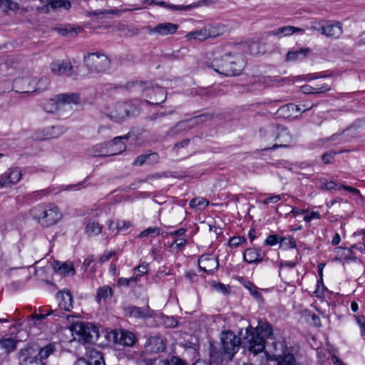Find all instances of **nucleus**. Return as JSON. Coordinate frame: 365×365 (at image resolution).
Segmentation results:
<instances>
[{
  "mask_svg": "<svg viewBox=\"0 0 365 365\" xmlns=\"http://www.w3.org/2000/svg\"><path fill=\"white\" fill-rule=\"evenodd\" d=\"M246 334L248 349L255 355L262 352L266 346L271 345L273 347L272 328L266 322H259L256 328L249 326L246 329Z\"/></svg>",
  "mask_w": 365,
  "mask_h": 365,
  "instance_id": "nucleus-1",
  "label": "nucleus"
},
{
  "mask_svg": "<svg viewBox=\"0 0 365 365\" xmlns=\"http://www.w3.org/2000/svg\"><path fill=\"white\" fill-rule=\"evenodd\" d=\"M207 66L219 74L231 76L240 75L245 66V63L241 55L225 54L207 63Z\"/></svg>",
  "mask_w": 365,
  "mask_h": 365,
  "instance_id": "nucleus-2",
  "label": "nucleus"
},
{
  "mask_svg": "<svg viewBox=\"0 0 365 365\" xmlns=\"http://www.w3.org/2000/svg\"><path fill=\"white\" fill-rule=\"evenodd\" d=\"M30 213L40 225L47 227L56 224L62 217L60 209L54 204L37 205Z\"/></svg>",
  "mask_w": 365,
  "mask_h": 365,
  "instance_id": "nucleus-3",
  "label": "nucleus"
},
{
  "mask_svg": "<svg viewBox=\"0 0 365 365\" xmlns=\"http://www.w3.org/2000/svg\"><path fill=\"white\" fill-rule=\"evenodd\" d=\"M138 90L142 92V96L149 99L140 101V104L159 105L166 98V91L163 87L154 86L151 82H141L138 84Z\"/></svg>",
  "mask_w": 365,
  "mask_h": 365,
  "instance_id": "nucleus-4",
  "label": "nucleus"
},
{
  "mask_svg": "<svg viewBox=\"0 0 365 365\" xmlns=\"http://www.w3.org/2000/svg\"><path fill=\"white\" fill-rule=\"evenodd\" d=\"M83 61L91 73H103L109 69L110 64L107 56L98 53H88L84 57Z\"/></svg>",
  "mask_w": 365,
  "mask_h": 365,
  "instance_id": "nucleus-5",
  "label": "nucleus"
},
{
  "mask_svg": "<svg viewBox=\"0 0 365 365\" xmlns=\"http://www.w3.org/2000/svg\"><path fill=\"white\" fill-rule=\"evenodd\" d=\"M222 352L232 359L241 346V339L232 331H224L220 335Z\"/></svg>",
  "mask_w": 365,
  "mask_h": 365,
  "instance_id": "nucleus-6",
  "label": "nucleus"
},
{
  "mask_svg": "<svg viewBox=\"0 0 365 365\" xmlns=\"http://www.w3.org/2000/svg\"><path fill=\"white\" fill-rule=\"evenodd\" d=\"M73 331L86 343H91L98 337V329L89 322H76L72 326Z\"/></svg>",
  "mask_w": 365,
  "mask_h": 365,
  "instance_id": "nucleus-7",
  "label": "nucleus"
},
{
  "mask_svg": "<svg viewBox=\"0 0 365 365\" xmlns=\"http://www.w3.org/2000/svg\"><path fill=\"white\" fill-rule=\"evenodd\" d=\"M273 352L274 356L277 357V365H299L293 354H284L285 346L282 342H272Z\"/></svg>",
  "mask_w": 365,
  "mask_h": 365,
  "instance_id": "nucleus-8",
  "label": "nucleus"
},
{
  "mask_svg": "<svg viewBox=\"0 0 365 365\" xmlns=\"http://www.w3.org/2000/svg\"><path fill=\"white\" fill-rule=\"evenodd\" d=\"M22 176L19 168H9L0 176V187H11L19 182Z\"/></svg>",
  "mask_w": 365,
  "mask_h": 365,
  "instance_id": "nucleus-9",
  "label": "nucleus"
},
{
  "mask_svg": "<svg viewBox=\"0 0 365 365\" xmlns=\"http://www.w3.org/2000/svg\"><path fill=\"white\" fill-rule=\"evenodd\" d=\"M277 132L276 133L274 140L278 141L279 143H275L272 147L270 148L265 147L262 148L263 150H275L279 148H284L292 142V138L287 129L279 125H277Z\"/></svg>",
  "mask_w": 365,
  "mask_h": 365,
  "instance_id": "nucleus-10",
  "label": "nucleus"
},
{
  "mask_svg": "<svg viewBox=\"0 0 365 365\" xmlns=\"http://www.w3.org/2000/svg\"><path fill=\"white\" fill-rule=\"evenodd\" d=\"M198 265L201 270L210 274L217 269L219 263L215 257L211 255H202L198 259Z\"/></svg>",
  "mask_w": 365,
  "mask_h": 365,
  "instance_id": "nucleus-11",
  "label": "nucleus"
},
{
  "mask_svg": "<svg viewBox=\"0 0 365 365\" xmlns=\"http://www.w3.org/2000/svg\"><path fill=\"white\" fill-rule=\"evenodd\" d=\"M113 341L123 346H132L135 341V336L133 333L126 330H115L112 332Z\"/></svg>",
  "mask_w": 365,
  "mask_h": 365,
  "instance_id": "nucleus-12",
  "label": "nucleus"
},
{
  "mask_svg": "<svg viewBox=\"0 0 365 365\" xmlns=\"http://www.w3.org/2000/svg\"><path fill=\"white\" fill-rule=\"evenodd\" d=\"M73 365H106L103 354L101 351L92 349L88 352V360L84 358L78 359Z\"/></svg>",
  "mask_w": 365,
  "mask_h": 365,
  "instance_id": "nucleus-13",
  "label": "nucleus"
},
{
  "mask_svg": "<svg viewBox=\"0 0 365 365\" xmlns=\"http://www.w3.org/2000/svg\"><path fill=\"white\" fill-rule=\"evenodd\" d=\"M165 342L158 336H153L148 338L145 344V349L146 352L160 353L165 350Z\"/></svg>",
  "mask_w": 365,
  "mask_h": 365,
  "instance_id": "nucleus-14",
  "label": "nucleus"
},
{
  "mask_svg": "<svg viewBox=\"0 0 365 365\" xmlns=\"http://www.w3.org/2000/svg\"><path fill=\"white\" fill-rule=\"evenodd\" d=\"M128 138L129 133L123 136L115 137L111 141H108V155H118L125 150L126 146L122 140L128 139Z\"/></svg>",
  "mask_w": 365,
  "mask_h": 365,
  "instance_id": "nucleus-15",
  "label": "nucleus"
},
{
  "mask_svg": "<svg viewBox=\"0 0 365 365\" xmlns=\"http://www.w3.org/2000/svg\"><path fill=\"white\" fill-rule=\"evenodd\" d=\"M51 70L55 75L73 76V66L68 61H56L51 64Z\"/></svg>",
  "mask_w": 365,
  "mask_h": 365,
  "instance_id": "nucleus-16",
  "label": "nucleus"
},
{
  "mask_svg": "<svg viewBox=\"0 0 365 365\" xmlns=\"http://www.w3.org/2000/svg\"><path fill=\"white\" fill-rule=\"evenodd\" d=\"M214 29L215 28L212 26L204 27L202 29L188 33L186 37L189 40L197 39L199 41H204L208 38H214L218 35V34L215 32Z\"/></svg>",
  "mask_w": 365,
  "mask_h": 365,
  "instance_id": "nucleus-17",
  "label": "nucleus"
},
{
  "mask_svg": "<svg viewBox=\"0 0 365 365\" xmlns=\"http://www.w3.org/2000/svg\"><path fill=\"white\" fill-rule=\"evenodd\" d=\"M34 352V350L32 348H26L21 351L20 358L22 365H45Z\"/></svg>",
  "mask_w": 365,
  "mask_h": 365,
  "instance_id": "nucleus-18",
  "label": "nucleus"
},
{
  "mask_svg": "<svg viewBox=\"0 0 365 365\" xmlns=\"http://www.w3.org/2000/svg\"><path fill=\"white\" fill-rule=\"evenodd\" d=\"M178 29L177 24L165 22L158 24L150 30V34H157L159 36H167L175 34Z\"/></svg>",
  "mask_w": 365,
  "mask_h": 365,
  "instance_id": "nucleus-19",
  "label": "nucleus"
},
{
  "mask_svg": "<svg viewBox=\"0 0 365 365\" xmlns=\"http://www.w3.org/2000/svg\"><path fill=\"white\" fill-rule=\"evenodd\" d=\"M327 34L326 37L336 39L338 38L343 33L342 25L339 21L327 20Z\"/></svg>",
  "mask_w": 365,
  "mask_h": 365,
  "instance_id": "nucleus-20",
  "label": "nucleus"
},
{
  "mask_svg": "<svg viewBox=\"0 0 365 365\" xmlns=\"http://www.w3.org/2000/svg\"><path fill=\"white\" fill-rule=\"evenodd\" d=\"M58 300V307L65 311H70L73 308V297L69 291H61L56 294Z\"/></svg>",
  "mask_w": 365,
  "mask_h": 365,
  "instance_id": "nucleus-21",
  "label": "nucleus"
},
{
  "mask_svg": "<svg viewBox=\"0 0 365 365\" xmlns=\"http://www.w3.org/2000/svg\"><path fill=\"white\" fill-rule=\"evenodd\" d=\"M265 254L261 250L256 248L247 249L243 255L244 260L250 264L257 263L262 261Z\"/></svg>",
  "mask_w": 365,
  "mask_h": 365,
  "instance_id": "nucleus-22",
  "label": "nucleus"
},
{
  "mask_svg": "<svg viewBox=\"0 0 365 365\" xmlns=\"http://www.w3.org/2000/svg\"><path fill=\"white\" fill-rule=\"evenodd\" d=\"M58 103L62 108L66 104L78 105L81 103V96L78 93H67L58 95Z\"/></svg>",
  "mask_w": 365,
  "mask_h": 365,
  "instance_id": "nucleus-23",
  "label": "nucleus"
},
{
  "mask_svg": "<svg viewBox=\"0 0 365 365\" xmlns=\"http://www.w3.org/2000/svg\"><path fill=\"white\" fill-rule=\"evenodd\" d=\"M220 94V89L213 87H197L192 90L191 95L193 96H205L212 98Z\"/></svg>",
  "mask_w": 365,
  "mask_h": 365,
  "instance_id": "nucleus-24",
  "label": "nucleus"
},
{
  "mask_svg": "<svg viewBox=\"0 0 365 365\" xmlns=\"http://www.w3.org/2000/svg\"><path fill=\"white\" fill-rule=\"evenodd\" d=\"M212 3V0H200L186 6L170 4L166 6V7L171 9L173 10L187 11L200 6H207Z\"/></svg>",
  "mask_w": 365,
  "mask_h": 365,
  "instance_id": "nucleus-25",
  "label": "nucleus"
},
{
  "mask_svg": "<svg viewBox=\"0 0 365 365\" xmlns=\"http://www.w3.org/2000/svg\"><path fill=\"white\" fill-rule=\"evenodd\" d=\"M131 227L130 221L118 220L116 222L110 220L108 222V229L111 232H126Z\"/></svg>",
  "mask_w": 365,
  "mask_h": 365,
  "instance_id": "nucleus-26",
  "label": "nucleus"
},
{
  "mask_svg": "<svg viewBox=\"0 0 365 365\" xmlns=\"http://www.w3.org/2000/svg\"><path fill=\"white\" fill-rule=\"evenodd\" d=\"M88 153L93 157H108V142L101 143L89 149Z\"/></svg>",
  "mask_w": 365,
  "mask_h": 365,
  "instance_id": "nucleus-27",
  "label": "nucleus"
},
{
  "mask_svg": "<svg viewBox=\"0 0 365 365\" xmlns=\"http://www.w3.org/2000/svg\"><path fill=\"white\" fill-rule=\"evenodd\" d=\"M262 140L265 143L272 142L274 140L276 133L277 132V125H268L264 127L259 130Z\"/></svg>",
  "mask_w": 365,
  "mask_h": 365,
  "instance_id": "nucleus-28",
  "label": "nucleus"
},
{
  "mask_svg": "<svg viewBox=\"0 0 365 365\" xmlns=\"http://www.w3.org/2000/svg\"><path fill=\"white\" fill-rule=\"evenodd\" d=\"M54 269L60 274L64 275H74L75 269L71 262H66L62 264L56 261L54 262Z\"/></svg>",
  "mask_w": 365,
  "mask_h": 365,
  "instance_id": "nucleus-29",
  "label": "nucleus"
},
{
  "mask_svg": "<svg viewBox=\"0 0 365 365\" xmlns=\"http://www.w3.org/2000/svg\"><path fill=\"white\" fill-rule=\"evenodd\" d=\"M161 232V229L160 227H148L144 230H143L139 235L138 238L144 239L145 241H148V243L152 242V240L160 235Z\"/></svg>",
  "mask_w": 365,
  "mask_h": 365,
  "instance_id": "nucleus-30",
  "label": "nucleus"
},
{
  "mask_svg": "<svg viewBox=\"0 0 365 365\" xmlns=\"http://www.w3.org/2000/svg\"><path fill=\"white\" fill-rule=\"evenodd\" d=\"M17 342V340L11 337L0 339V349L9 354L16 349Z\"/></svg>",
  "mask_w": 365,
  "mask_h": 365,
  "instance_id": "nucleus-31",
  "label": "nucleus"
},
{
  "mask_svg": "<svg viewBox=\"0 0 365 365\" xmlns=\"http://www.w3.org/2000/svg\"><path fill=\"white\" fill-rule=\"evenodd\" d=\"M113 296V290L109 286L99 287L97 290L96 299L101 304V302H105L107 299Z\"/></svg>",
  "mask_w": 365,
  "mask_h": 365,
  "instance_id": "nucleus-32",
  "label": "nucleus"
},
{
  "mask_svg": "<svg viewBox=\"0 0 365 365\" xmlns=\"http://www.w3.org/2000/svg\"><path fill=\"white\" fill-rule=\"evenodd\" d=\"M43 108L46 113H49L61 110L62 109V106L61 103H58V95L45 103Z\"/></svg>",
  "mask_w": 365,
  "mask_h": 365,
  "instance_id": "nucleus-33",
  "label": "nucleus"
},
{
  "mask_svg": "<svg viewBox=\"0 0 365 365\" xmlns=\"http://www.w3.org/2000/svg\"><path fill=\"white\" fill-rule=\"evenodd\" d=\"M305 110L300 108L299 106L294 105L293 103H288L284 106H282L277 110V114H286L288 113H298V112H304Z\"/></svg>",
  "mask_w": 365,
  "mask_h": 365,
  "instance_id": "nucleus-34",
  "label": "nucleus"
},
{
  "mask_svg": "<svg viewBox=\"0 0 365 365\" xmlns=\"http://www.w3.org/2000/svg\"><path fill=\"white\" fill-rule=\"evenodd\" d=\"M159 160V156L156 153H150L138 156V165L154 164Z\"/></svg>",
  "mask_w": 365,
  "mask_h": 365,
  "instance_id": "nucleus-35",
  "label": "nucleus"
},
{
  "mask_svg": "<svg viewBox=\"0 0 365 365\" xmlns=\"http://www.w3.org/2000/svg\"><path fill=\"white\" fill-rule=\"evenodd\" d=\"M102 227L98 222L88 220L86 227V232L89 235H97L101 232Z\"/></svg>",
  "mask_w": 365,
  "mask_h": 365,
  "instance_id": "nucleus-36",
  "label": "nucleus"
},
{
  "mask_svg": "<svg viewBox=\"0 0 365 365\" xmlns=\"http://www.w3.org/2000/svg\"><path fill=\"white\" fill-rule=\"evenodd\" d=\"M308 52V49H299L294 51H289L287 54V61H294L303 59Z\"/></svg>",
  "mask_w": 365,
  "mask_h": 365,
  "instance_id": "nucleus-37",
  "label": "nucleus"
},
{
  "mask_svg": "<svg viewBox=\"0 0 365 365\" xmlns=\"http://www.w3.org/2000/svg\"><path fill=\"white\" fill-rule=\"evenodd\" d=\"M327 20L322 19L317 21H314L312 23L311 29L316 31L320 33L322 35L326 36V31H327Z\"/></svg>",
  "mask_w": 365,
  "mask_h": 365,
  "instance_id": "nucleus-38",
  "label": "nucleus"
},
{
  "mask_svg": "<svg viewBox=\"0 0 365 365\" xmlns=\"http://www.w3.org/2000/svg\"><path fill=\"white\" fill-rule=\"evenodd\" d=\"M303 31V29H302L300 28H297V27H294L292 26H284V27L278 29L275 31L274 34L276 35L282 34L284 36H287V35H290L294 32H299V31Z\"/></svg>",
  "mask_w": 365,
  "mask_h": 365,
  "instance_id": "nucleus-39",
  "label": "nucleus"
},
{
  "mask_svg": "<svg viewBox=\"0 0 365 365\" xmlns=\"http://www.w3.org/2000/svg\"><path fill=\"white\" fill-rule=\"evenodd\" d=\"M171 362L173 365H187L185 360L175 356H172ZM192 365H210V363L204 360H197Z\"/></svg>",
  "mask_w": 365,
  "mask_h": 365,
  "instance_id": "nucleus-40",
  "label": "nucleus"
},
{
  "mask_svg": "<svg viewBox=\"0 0 365 365\" xmlns=\"http://www.w3.org/2000/svg\"><path fill=\"white\" fill-rule=\"evenodd\" d=\"M171 361L157 359H143L138 361V365H170Z\"/></svg>",
  "mask_w": 365,
  "mask_h": 365,
  "instance_id": "nucleus-41",
  "label": "nucleus"
},
{
  "mask_svg": "<svg viewBox=\"0 0 365 365\" xmlns=\"http://www.w3.org/2000/svg\"><path fill=\"white\" fill-rule=\"evenodd\" d=\"M209 205V202L202 197L193 198L190 202V206L192 208H201L202 207H206Z\"/></svg>",
  "mask_w": 365,
  "mask_h": 365,
  "instance_id": "nucleus-42",
  "label": "nucleus"
},
{
  "mask_svg": "<svg viewBox=\"0 0 365 365\" xmlns=\"http://www.w3.org/2000/svg\"><path fill=\"white\" fill-rule=\"evenodd\" d=\"M51 81L50 79L47 77L41 78L36 84V89L34 91H43L46 90L50 86Z\"/></svg>",
  "mask_w": 365,
  "mask_h": 365,
  "instance_id": "nucleus-43",
  "label": "nucleus"
},
{
  "mask_svg": "<svg viewBox=\"0 0 365 365\" xmlns=\"http://www.w3.org/2000/svg\"><path fill=\"white\" fill-rule=\"evenodd\" d=\"M53 351V347L51 345H48L38 351L37 357L38 359L42 361V359H46L49 356V355Z\"/></svg>",
  "mask_w": 365,
  "mask_h": 365,
  "instance_id": "nucleus-44",
  "label": "nucleus"
},
{
  "mask_svg": "<svg viewBox=\"0 0 365 365\" xmlns=\"http://www.w3.org/2000/svg\"><path fill=\"white\" fill-rule=\"evenodd\" d=\"M53 8H64L66 9H68L71 8V5L69 1L65 0H53L50 2H46Z\"/></svg>",
  "mask_w": 365,
  "mask_h": 365,
  "instance_id": "nucleus-45",
  "label": "nucleus"
},
{
  "mask_svg": "<svg viewBox=\"0 0 365 365\" xmlns=\"http://www.w3.org/2000/svg\"><path fill=\"white\" fill-rule=\"evenodd\" d=\"M222 350H218L217 346L215 345V343H210V357L213 359L217 360L220 359L222 356L223 355Z\"/></svg>",
  "mask_w": 365,
  "mask_h": 365,
  "instance_id": "nucleus-46",
  "label": "nucleus"
},
{
  "mask_svg": "<svg viewBox=\"0 0 365 365\" xmlns=\"http://www.w3.org/2000/svg\"><path fill=\"white\" fill-rule=\"evenodd\" d=\"M320 279L317 281V288L315 290V294L317 297H321L324 295V292L327 290V288L324 287L323 284L322 279V272L320 270L319 272Z\"/></svg>",
  "mask_w": 365,
  "mask_h": 365,
  "instance_id": "nucleus-47",
  "label": "nucleus"
},
{
  "mask_svg": "<svg viewBox=\"0 0 365 365\" xmlns=\"http://www.w3.org/2000/svg\"><path fill=\"white\" fill-rule=\"evenodd\" d=\"M136 284V277H132L128 279L120 277L118 279V284L122 287H131Z\"/></svg>",
  "mask_w": 365,
  "mask_h": 365,
  "instance_id": "nucleus-48",
  "label": "nucleus"
},
{
  "mask_svg": "<svg viewBox=\"0 0 365 365\" xmlns=\"http://www.w3.org/2000/svg\"><path fill=\"white\" fill-rule=\"evenodd\" d=\"M187 243V240L184 238H177L175 239L172 245H170V248L173 250L176 248V252H179L182 250V249L185 247Z\"/></svg>",
  "mask_w": 365,
  "mask_h": 365,
  "instance_id": "nucleus-49",
  "label": "nucleus"
},
{
  "mask_svg": "<svg viewBox=\"0 0 365 365\" xmlns=\"http://www.w3.org/2000/svg\"><path fill=\"white\" fill-rule=\"evenodd\" d=\"M357 324L361 329V335L365 338V317L362 315H354Z\"/></svg>",
  "mask_w": 365,
  "mask_h": 365,
  "instance_id": "nucleus-50",
  "label": "nucleus"
},
{
  "mask_svg": "<svg viewBox=\"0 0 365 365\" xmlns=\"http://www.w3.org/2000/svg\"><path fill=\"white\" fill-rule=\"evenodd\" d=\"M283 196H284V194L270 195L269 197L262 200V203L264 205H268L269 203H277L282 199Z\"/></svg>",
  "mask_w": 365,
  "mask_h": 365,
  "instance_id": "nucleus-51",
  "label": "nucleus"
},
{
  "mask_svg": "<svg viewBox=\"0 0 365 365\" xmlns=\"http://www.w3.org/2000/svg\"><path fill=\"white\" fill-rule=\"evenodd\" d=\"M116 255V252L115 250H110L108 251L106 253H104L103 255H101L98 260V262L101 264H103L104 262L108 261L111 257Z\"/></svg>",
  "mask_w": 365,
  "mask_h": 365,
  "instance_id": "nucleus-52",
  "label": "nucleus"
},
{
  "mask_svg": "<svg viewBox=\"0 0 365 365\" xmlns=\"http://www.w3.org/2000/svg\"><path fill=\"white\" fill-rule=\"evenodd\" d=\"M282 238L279 235H269L265 240V244L267 245H274L279 242Z\"/></svg>",
  "mask_w": 365,
  "mask_h": 365,
  "instance_id": "nucleus-53",
  "label": "nucleus"
},
{
  "mask_svg": "<svg viewBox=\"0 0 365 365\" xmlns=\"http://www.w3.org/2000/svg\"><path fill=\"white\" fill-rule=\"evenodd\" d=\"M245 238L243 237H234L229 241V245L231 247H237L242 242H245Z\"/></svg>",
  "mask_w": 365,
  "mask_h": 365,
  "instance_id": "nucleus-54",
  "label": "nucleus"
},
{
  "mask_svg": "<svg viewBox=\"0 0 365 365\" xmlns=\"http://www.w3.org/2000/svg\"><path fill=\"white\" fill-rule=\"evenodd\" d=\"M317 93H322L331 89V86L327 83H318L315 84Z\"/></svg>",
  "mask_w": 365,
  "mask_h": 365,
  "instance_id": "nucleus-55",
  "label": "nucleus"
},
{
  "mask_svg": "<svg viewBox=\"0 0 365 365\" xmlns=\"http://www.w3.org/2000/svg\"><path fill=\"white\" fill-rule=\"evenodd\" d=\"M93 261H94L93 255L88 256L86 259H85L83 264V267H84V269L85 270L90 269V271L91 272H94L96 268L93 266H92V267L90 269V265L91 264V263L93 262Z\"/></svg>",
  "mask_w": 365,
  "mask_h": 365,
  "instance_id": "nucleus-56",
  "label": "nucleus"
},
{
  "mask_svg": "<svg viewBox=\"0 0 365 365\" xmlns=\"http://www.w3.org/2000/svg\"><path fill=\"white\" fill-rule=\"evenodd\" d=\"M336 154V153L332 150L325 153L322 157L323 162L325 164L331 163Z\"/></svg>",
  "mask_w": 365,
  "mask_h": 365,
  "instance_id": "nucleus-57",
  "label": "nucleus"
},
{
  "mask_svg": "<svg viewBox=\"0 0 365 365\" xmlns=\"http://www.w3.org/2000/svg\"><path fill=\"white\" fill-rule=\"evenodd\" d=\"M132 9H133L103 10L102 11H99L98 13L96 12L95 14H119L120 13Z\"/></svg>",
  "mask_w": 365,
  "mask_h": 365,
  "instance_id": "nucleus-58",
  "label": "nucleus"
},
{
  "mask_svg": "<svg viewBox=\"0 0 365 365\" xmlns=\"http://www.w3.org/2000/svg\"><path fill=\"white\" fill-rule=\"evenodd\" d=\"M153 317V312L149 309L138 308V318L148 319Z\"/></svg>",
  "mask_w": 365,
  "mask_h": 365,
  "instance_id": "nucleus-59",
  "label": "nucleus"
},
{
  "mask_svg": "<svg viewBox=\"0 0 365 365\" xmlns=\"http://www.w3.org/2000/svg\"><path fill=\"white\" fill-rule=\"evenodd\" d=\"M321 215L318 211H312L304 217V220L307 222H311L314 219H320Z\"/></svg>",
  "mask_w": 365,
  "mask_h": 365,
  "instance_id": "nucleus-60",
  "label": "nucleus"
},
{
  "mask_svg": "<svg viewBox=\"0 0 365 365\" xmlns=\"http://www.w3.org/2000/svg\"><path fill=\"white\" fill-rule=\"evenodd\" d=\"M302 91L304 93H307V94L317 93L315 86H312L309 85H304V86H302Z\"/></svg>",
  "mask_w": 365,
  "mask_h": 365,
  "instance_id": "nucleus-61",
  "label": "nucleus"
},
{
  "mask_svg": "<svg viewBox=\"0 0 365 365\" xmlns=\"http://www.w3.org/2000/svg\"><path fill=\"white\" fill-rule=\"evenodd\" d=\"M5 4L7 9L12 11H16L19 8V5L18 3L12 1L11 0H5Z\"/></svg>",
  "mask_w": 365,
  "mask_h": 365,
  "instance_id": "nucleus-62",
  "label": "nucleus"
},
{
  "mask_svg": "<svg viewBox=\"0 0 365 365\" xmlns=\"http://www.w3.org/2000/svg\"><path fill=\"white\" fill-rule=\"evenodd\" d=\"M149 264L143 262L138 265V274L140 273L141 275L147 274L149 269Z\"/></svg>",
  "mask_w": 365,
  "mask_h": 365,
  "instance_id": "nucleus-63",
  "label": "nucleus"
},
{
  "mask_svg": "<svg viewBox=\"0 0 365 365\" xmlns=\"http://www.w3.org/2000/svg\"><path fill=\"white\" fill-rule=\"evenodd\" d=\"M340 188H343V189H344L345 190H346L348 192H352V193H354L355 195L361 196V193H360L359 190H358L356 188H354L353 187H351V186H349V185H341L339 187V189H340Z\"/></svg>",
  "mask_w": 365,
  "mask_h": 365,
  "instance_id": "nucleus-64",
  "label": "nucleus"
}]
</instances>
